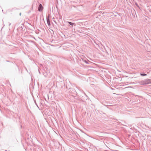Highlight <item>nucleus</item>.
<instances>
[{"label": "nucleus", "instance_id": "obj_1", "mask_svg": "<svg viewBox=\"0 0 151 151\" xmlns=\"http://www.w3.org/2000/svg\"><path fill=\"white\" fill-rule=\"evenodd\" d=\"M47 22L48 25L49 26H50L51 25L50 20V15L48 14V16H47L46 17Z\"/></svg>", "mask_w": 151, "mask_h": 151}, {"label": "nucleus", "instance_id": "obj_3", "mask_svg": "<svg viewBox=\"0 0 151 151\" xmlns=\"http://www.w3.org/2000/svg\"><path fill=\"white\" fill-rule=\"evenodd\" d=\"M43 7L42 5L40 4L39 5L38 10L39 12L41 11L43 9Z\"/></svg>", "mask_w": 151, "mask_h": 151}, {"label": "nucleus", "instance_id": "obj_7", "mask_svg": "<svg viewBox=\"0 0 151 151\" xmlns=\"http://www.w3.org/2000/svg\"><path fill=\"white\" fill-rule=\"evenodd\" d=\"M140 75L142 76H145L147 75L145 73H141Z\"/></svg>", "mask_w": 151, "mask_h": 151}, {"label": "nucleus", "instance_id": "obj_2", "mask_svg": "<svg viewBox=\"0 0 151 151\" xmlns=\"http://www.w3.org/2000/svg\"><path fill=\"white\" fill-rule=\"evenodd\" d=\"M144 83L142 84H150L151 83V80L149 79L147 80H146L144 82Z\"/></svg>", "mask_w": 151, "mask_h": 151}, {"label": "nucleus", "instance_id": "obj_11", "mask_svg": "<svg viewBox=\"0 0 151 151\" xmlns=\"http://www.w3.org/2000/svg\"><path fill=\"white\" fill-rule=\"evenodd\" d=\"M54 19V17H53V18H52V19Z\"/></svg>", "mask_w": 151, "mask_h": 151}, {"label": "nucleus", "instance_id": "obj_4", "mask_svg": "<svg viewBox=\"0 0 151 151\" xmlns=\"http://www.w3.org/2000/svg\"><path fill=\"white\" fill-rule=\"evenodd\" d=\"M84 62L86 63L87 64H93V63H92L91 62H88V61H87L86 60H84Z\"/></svg>", "mask_w": 151, "mask_h": 151}, {"label": "nucleus", "instance_id": "obj_8", "mask_svg": "<svg viewBox=\"0 0 151 151\" xmlns=\"http://www.w3.org/2000/svg\"><path fill=\"white\" fill-rule=\"evenodd\" d=\"M23 26H21L20 27V28H19L21 30H22L23 29Z\"/></svg>", "mask_w": 151, "mask_h": 151}, {"label": "nucleus", "instance_id": "obj_6", "mask_svg": "<svg viewBox=\"0 0 151 151\" xmlns=\"http://www.w3.org/2000/svg\"><path fill=\"white\" fill-rule=\"evenodd\" d=\"M135 3V4L136 6L140 9L139 6V5H138V4L137 3Z\"/></svg>", "mask_w": 151, "mask_h": 151}, {"label": "nucleus", "instance_id": "obj_9", "mask_svg": "<svg viewBox=\"0 0 151 151\" xmlns=\"http://www.w3.org/2000/svg\"><path fill=\"white\" fill-rule=\"evenodd\" d=\"M11 24L10 23H9V26H10V25H11Z\"/></svg>", "mask_w": 151, "mask_h": 151}, {"label": "nucleus", "instance_id": "obj_10", "mask_svg": "<svg viewBox=\"0 0 151 151\" xmlns=\"http://www.w3.org/2000/svg\"><path fill=\"white\" fill-rule=\"evenodd\" d=\"M19 15H21V13H20Z\"/></svg>", "mask_w": 151, "mask_h": 151}, {"label": "nucleus", "instance_id": "obj_5", "mask_svg": "<svg viewBox=\"0 0 151 151\" xmlns=\"http://www.w3.org/2000/svg\"><path fill=\"white\" fill-rule=\"evenodd\" d=\"M67 22L71 26H73L75 24L74 23L71 22Z\"/></svg>", "mask_w": 151, "mask_h": 151}]
</instances>
